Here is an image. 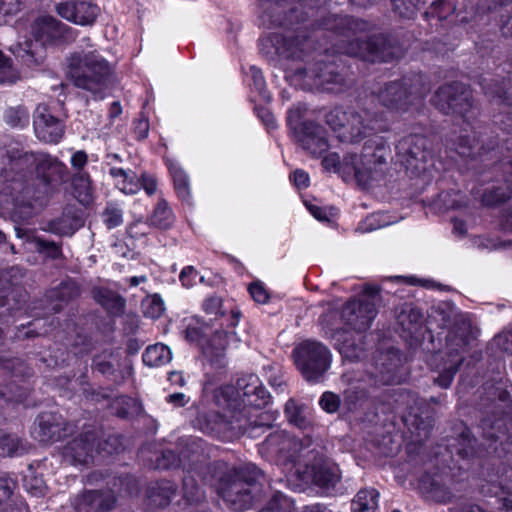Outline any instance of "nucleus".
I'll return each mask as SVG.
<instances>
[{"instance_id": "nucleus-48", "label": "nucleus", "mask_w": 512, "mask_h": 512, "mask_svg": "<svg viewBox=\"0 0 512 512\" xmlns=\"http://www.w3.org/2000/svg\"><path fill=\"white\" fill-rule=\"evenodd\" d=\"M432 429L433 421L430 418L423 419L415 416L411 429L414 441L419 444H423L430 438Z\"/></svg>"}, {"instance_id": "nucleus-39", "label": "nucleus", "mask_w": 512, "mask_h": 512, "mask_svg": "<svg viewBox=\"0 0 512 512\" xmlns=\"http://www.w3.org/2000/svg\"><path fill=\"white\" fill-rule=\"evenodd\" d=\"M285 415L291 424L302 430H306L312 425L311 413L308 407L297 403L293 399L287 401Z\"/></svg>"}, {"instance_id": "nucleus-43", "label": "nucleus", "mask_w": 512, "mask_h": 512, "mask_svg": "<svg viewBox=\"0 0 512 512\" xmlns=\"http://www.w3.org/2000/svg\"><path fill=\"white\" fill-rule=\"evenodd\" d=\"M31 242L34 244L36 252L47 258L56 260L63 257L61 242L46 240L40 236L32 237Z\"/></svg>"}, {"instance_id": "nucleus-1", "label": "nucleus", "mask_w": 512, "mask_h": 512, "mask_svg": "<svg viewBox=\"0 0 512 512\" xmlns=\"http://www.w3.org/2000/svg\"><path fill=\"white\" fill-rule=\"evenodd\" d=\"M7 159L10 164L8 177L16 180L11 211L15 223L30 220L45 198L70 180L66 164L48 153L25 152L11 147L7 149Z\"/></svg>"}, {"instance_id": "nucleus-10", "label": "nucleus", "mask_w": 512, "mask_h": 512, "mask_svg": "<svg viewBox=\"0 0 512 512\" xmlns=\"http://www.w3.org/2000/svg\"><path fill=\"white\" fill-rule=\"evenodd\" d=\"M431 103L443 114L459 116L467 124L479 115L470 87L462 82L454 81L438 87Z\"/></svg>"}, {"instance_id": "nucleus-40", "label": "nucleus", "mask_w": 512, "mask_h": 512, "mask_svg": "<svg viewBox=\"0 0 512 512\" xmlns=\"http://www.w3.org/2000/svg\"><path fill=\"white\" fill-rule=\"evenodd\" d=\"M27 452V442L16 434L0 430V456L13 457Z\"/></svg>"}, {"instance_id": "nucleus-20", "label": "nucleus", "mask_w": 512, "mask_h": 512, "mask_svg": "<svg viewBox=\"0 0 512 512\" xmlns=\"http://www.w3.org/2000/svg\"><path fill=\"white\" fill-rule=\"evenodd\" d=\"M402 357L398 349L389 348L374 358L373 371L367 372L371 384L390 385L402 381Z\"/></svg>"}, {"instance_id": "nucleus-33", "label": "nucleus", "mask_w": 512, "mask_h": 512, "mask_svg": "<svg viewBox=\"0 0 512 512\" xmlns=\"http://www.w3.org/2000/svg\"><path fill=\"white\" fill-rule=\"evenodd\" d=\"M205 475L201 478L191 469L185 472L183 477V498L190 505H196L198 507L196 512H209L204 501L206 499L205 491L203 490L202 483Z\"/></svg>"}, {"instance_id": "nucleus-16", "label": "nucleus", "mask_w": 512, "mask_h": 512, "mask_svg": "<svg viewBox=\"0 0 512 512\" xmlns=\"http://www.w3.org/2000/svg\"><path fill=\"white\" fill-rule=\"evenodd\" d=\"M396 155L406 169L413 173L426 170V164L432 159V143L421 134H409L402 137L396 144Z\"/></svg>"}, {"instance_id": "nucleus-14", "label": "nucleus", "mask_w": 512, "mask_h": 512, "mask_svg": "<svg viewBox=\"0 0 512 512\" xmlns=\"http://www.w3.org/2000/svg\"><path fill=\"white\" fill-rule=\"evenodd\" d=\"M380 288L365 285L363 293L348 301L341 310L343 323L355 332H364L370 328L377 315V299Z\"/></svg>"}, {"instance_id": "nucleus-2", "label": "nucleus", "mask_w": 512, "mask_h": 512, "mask_svg": "<svg viewBox=\"0 0 512 512\" xmlns=\"http://www.w3.org/2000/svg\"><path fill=\"white\" fill-rule=\"evenodd\" d=\"M442 328L450 327L446 336L445 356L438 364L439 375L434 383L443 389L451 386L453 379L465 361V354L471 348L475 336L470 321L457 314L448 303L440 304L430 316Z\"/></svg>"}, {"instance_id": "nucleus-7", "label": "nucleus", "mask_w": 512, "mask_h": 512, "mask_svg": "<svg viewBox=\"0 0 512 512\" xmlns=\"http://www.w3.org/2000/svg\"><path fill=\"white\" fill-rule=\"evenodd\" d=\"M483 417L479 423L483 438L496 442L506 436V421L512 425V399L510 393L500 387L484 388L478 403Z\"/></svg>"}, {"instance_id": "nucleus-49", "label": "nucleus", "mask_w": 512, "mask_h": 512, "mask_svg": "<svg viewBox=\"0 0 512 512\" xmlns=\"http://www.w3.org/2000/svg\"><path fill=\"white\" fill-rule=\"evenodd\" d=\"M4 120L11 127H24L29 123V112L22 105L9 107L4 113Z\"/></svg>"}, {"instance_id": "nucleus-53", "label": "nucleus", "mask_w": 512, "mask_h": 512, "mask_svg": "<svg viewBox=\"0 0 512 512\" xmlns=\"http://www.w3.org/2000/svg\"><path fill=\"white\" fill-rule=\"evenodd\" d=\"M72 185L80 201H86L90 197V178L85 172L78 171L71 178Z\"/></svg>"}, {"instance_id": "nucleus-52", "label": "nucleus", "mask_w": 512, "mask_h": 512, "mask_svg": "<svg viewBox=\"0 0 512 512\" xmlns=\"http://www.w3.org/2000/svg\"><path fill=\"white\" fill-rule=\"evenodd\" d=\"M348 119V109L343 110L339 107H336L332 110H330L325 115V122L326 124L338 134L340 132H343L345 129V124L347 123Z\"/></svg>"}, {"instance_id": "nucleus-24", "label": "nucleus", "mask_w": 512, "mask_h": 512, "mask_svg": "<svg viewBox=\"0 0 512 512\" xmlns=\"http://www.w3.org/2000/svg\"><path fill=\"white\" fill-rule=\"evenodd\" d=\"M33 125L37 138L45 143H58L64 136V124L50 113L45 104L37 106Z\"/></svg>"}, {"instance_id": "nucleus-13", "label": "nucleus", "mask_w": 512, "mask_h": 512, "mask_svg": "<svg viewBox=\"0 0 512 512\" xmlns=\"http://www.w3.org/2000/svg\"><path fill=\"white\" fill-rule=\"evenodd\" d=\"M295 364L310 382L320 381L331 366L330 350L321 342L305 340L293 350Z\"/></svg>"}, {"instance_id": "nucleus-57", "label": "nucleus", "mask_w": 512, "mask_h": 512, "mask_svg": "<svg viewBox=\"0 0 512 512\" xmlns=\"http://www.w3.org/2000/svg\"><path fill=\"white\" fill-rule=\"evenodd\" d=\"M18 79V73L12 68L11 59L0 51V83L14 84Z\"/></svg>"}, {"instance_id": "nucleus-36", "label": "nucleus", "mask_w": 512, "mask_h": 512, "mask_svg": "<svg viewBox=\"0 0 512 512\" xmlns=\"http://www.w3.org/2000/svg\"><path fill=\"white\" fill-rule=\"evenodd\" d=\"M176 493L177 486L175 483L165 479L157 481L147 488L148 503L158 508L167 507Z\"/></svg>"}, {"instance_id": "nucleus-32", "label": "nucleus", "mask_w": 512, "mask_h": 512, "mask_svg": "<svg viewBox=\"0 0 512 512\" xmlns=\"http://www.w3.org/2000/svg\"><path fill=\"white\" fill-rule=\"evenodd\" d=\"M66 32V25L52 16L39 17L32 26L35 40L42 47L56 39L62 38Z\"/></svg>"}, {"instance_id": "nucleus-19", "label": "nucleus", "mask_w": 512, "mask_h": 512, "mask_svg": "<svg viewBox=\"0 0 512 512\" xmlns=\"http://www.w3.org/2000/svg\"><path fill=\"white\" fill-rule=\"evenodd\" d=\"M483 91L492 105L498 107L494 121L505 128L512 125V79L499 81L484 78L481 82Z\"/></svg>"}, {"instance_id": "nucleus-11", "label": "nucleus", "mask_w": 512, "mask_h": 512, "mask_svg": "<svg viewBox=\"0 0 512 512\" xmlns=\"http://www.w3.org/2000/svg\"><path fill=\"white\" fill-rule=\"evenodd\" d=\"M356 158V155L350 157L354 176L360 185L366 187L371 181L378 180L383 175L384 166L392 160V151L384 137L374 135L363 145V168L355 165Z\"/></svg>"}, {"instance_id": "nucleus-34", "label": "nucleus", "mask_w": 512, "mask_h": 512, "mask_svg": "<svg viewBox=\"0 0 512 512\" xmlns=\"http://www.w3.org/2000/svg\"><path fill=\"white\" fill-rule=\"evenodd\" d=\"M81 294L80 286L73 280L61 282L57 287L46 293V298L51 302V310L58 313L64 305L77 299Z\"/></svg>"}, {"instance_id": "nucleus-25", "label": "nucleus", "mask_w": 512, "mask_h": 512, "mask_svg": "<svg viewBox=\"0 0 512 512\" xmlns=\"http://www.w3.org/2000/svg\"><path fill=\"white\" fill-rule=\"evenodd\" d=\"M56 10L62 18L83 26L93 24L100 13L94 0H64Z\"/></svg>"}, {"instance_id": "nucleus-60", "label": "nucleus", "mask_w": 512, "mask_h": 512, "mask_svg": "<svg viewBox=\"0 0 512 512\" xmlns=\"http://www.w3.org/2000/svg\"><path fill=\"white\" fill-rule=\"evenodd\" d=\"M423 315L418 308L409 307L401 313L400 321L402 325H405V321L408 320L410 326L407 327V330L410 332L417 329V325L422 321Z\"/></svg>"}, {"instance_id": "nucleus-37", "label": "nucleus", "mask_w": 512, "mask_h": 512, "mask_svg": "<svg viewBox=\"0 0 512 512\" xmlns=\"http://www.w3.org/2000/svg\"><path fill=\"white\" fill-rule=\"evenodd\" d=\"M420 489L428 500L445 504L452 501L453 493L437 479L425 476L420 481Z\"/></svg>"}, {"instance_id": "nucleus-15", "label": "nucleus", "mask_w": 512, "mask_h": 512, "mask_svg": "<svg viewBox=\"0 0 512 512\" xmlns=\"http://www.w3.org/2000/svg\"><path fill=\"white\" fill-rule=\"evenodd\" d=\"M384 129V114L363 105L358 108H348L345 129L337 135V138L341 142L358 143L370 134Z\"/></svg>"}, {"instance_id": "nucleus-6", "label": "nucleus", "mask_w": 512, "mask_h": 512, "mask_svg": "<svg viewBox=\"0 0 512 512\" xmlns=\"http://www.w3.org/2000/svg\"><path fill=\"white\" fill-rule=\"evenodd\" d=\"M430 90V83L425 75L410 73L401 79L384 83L377 92H373V96L383 107L403 114L421 102Z\"/></svg>"}, {"instance_id": "nucleus-46", "label": "nucleus", "mask_w": 512, "mask_h": 512, "mask_svg": "<svg viewBox=\"0 0 512 512\" xmlns=\"http://www.w3.org/2000/svg\"><path fill=\"white\" fill-rule=\"evenodd\" d=\"M172 211L168 207L164 199L159 200L152 215L149 218V223L160 229H167L172 224Z\"/></svg>"}, {"instance_id": "nucleus-21", "label": "nucleus", "mask_w": 512, "mask_h": 512, "mask_svg": "<svg viewBox=\"0 0 512 512\" xmlns=\"http://www.w3.org/2000/svg\"><path fill=\"white\" fill-rule=\"evenodd\" d=\"M177 450L183 470L187 472L191 469L202 479V475H206L208 471L209 454L206 442L194 436L182 437L178 440Z\"/></svg>"}, {"instance_id": "nucleus-9", "label": "nucleus", "mask_w": 512, "mask_h": 512, "mask_svg": "<svg viewBox=\"0 0 512 512\" xmlns=\"http://www.w3.org/2000/svg\"><path fill=\"white\" fill-rule=\"evenodd\" d=\"M262 471L253 464L236 469L221 479L218 493L233 511L248 509L260 491L259 480Z\"/></svg>"}, {"instance_id": "nucleus-29", "label": "nucleus", "mask_w": 512, "mask_h": 512, "mask_svg": "<svg viewBox=\"0 0 512 512\" xmlns=\"http://www.w3.org/2000/svg\"><path fill=\"white\" fill-rule=\"evenodd\" d=\"M122 356L118 349H104L92 358V369L120 384L124 380L121 370Z\"/></svg>"}, {"instance_id": "nucleus-27", "label": "nucleus", "mask_w": 512, "mask_h": 512, "mask_svg": "<svg viewBox=\"0 0 512 512\" xmlns=\"http://www.w3.org/2000/svg\"><path fill=\"white\" fill-rule=\"evenodd\" d=\"M342 381L347 384L343 392V403L350 411L367 398L370 386H376L370 383L366 373L347 371L342 375Z\"/></svg>"}, {"instance_id": "nucleus-38", "label": "nucleus", "mask_w": 512, "mask_h": 512, "mask_svg": "<svg viewBox=\"0 0 512 512\" xmlns=\"http://www.w3.org/2000/svg\"><path fill=\"white\" fill-rule=\"evenodd\" d=\"M43 50L42 46L36 40L26 39L19 42L10 48V51L22 61L30 65H38L42 61L40 52Z\"/></svg>"}, {"instance_id": "nucleus-23", "label": "nucleus", "mask_w": 512, "mask_h": 512, "mask_svg": "<svg viewBox=\"0 0 512 512\" xmlns=\"http://www.w3.org/2000/svg\"><path fill=\"white\" fill-rule=\"evenodd\" d=\"M297 141L301 147L313 156H321L328 151L329 143L324 127L314 121L306 120L294 127Z\"/></svg>"}, {"instance_id": "nucleus-8", "label": "nucleus", "mask_w": 512, "mask_h": 512, "mask_svg": "<svg viewBox=\"0 0 512 512\" xmlns=\"http://www.w3.org/2000/svg\"><path fill=\"white\" fill-rule=\"evenodd\" d=\"M295 75L303 81L305 88L322 93L341 94L352 84L342 64L324 57L297 68Z\"/></svg>"}, {"instance_id": "nucleus-31", "label": "nucleus", "mask_w": 512, "mask_h": 512, "mask_svg": "<svg viewBox=\"0 0 512 512\" xmlns=\"http://www.w3.org/2000/svg\"><path fill=\"white\" fill-rule=\"evenodd\" d=\"M83 225L84 220L78 210L67 206L58 218L48 221L43 230L59 236H71Z\"/></svg>"}, {"instance_id": "nucleus-41", "label": "nucleus", "mask_w": 512, "mask_h": 512, "mask_svg": "<svg viewBox=\"0 0 512 512\" xmlns=\"http://www.w3.org/2000/svg\"><path fill=\"white\" fill-rule=\"evenodd\" d=\"M172 359V353L168 346L157 343L148 346L143 353V362L150 367L167 364Z\"/></svg>"}, {"instance_id": "nucleus-30", "label": "nucleus", "mask_w": 512, "mask_h": 512, "mask_svg": "<svg viewBox=\"0 0 512 512\" xmlns=\"http://www.w3.org/2000/svg\"><path fill=\"white\" fill-rule=\"evenodd\" d=\"M112 491L90 490L76 497L74 506L77 512H107L114 507Z\"/></svg>"}, {"instance_id": "nucleus-12", "label": "nucleus", "mask_w": 512, "mask_h": 512, "mask_svg": "<svg viewBox=\"0 0 512 512\" xmlns=\"http://www.w3.org/2000/svg\"><path fill=\"white\" fill-rule=\"evenodd\" d=\"M312 445L310 437L299 439L285 431H274L261 443L259 451L263 456L274 459L281 465L296 462L304 464L303 454H306Z\"/></svg>"}, {"instance_id": "nucleus-55", "label": "nucleus", "mask_w": 512, "mask_h": 512, "mask_svg": "<svg viewBox=\"0 0 512 512\" xmlns=\"http://www.w3.org/2000/svg\"><path fill=\"white\" fill-rule=\"evenodd\" d=\"M142 309L145 316L157 319L164 312V303L158 294L147 296L142 301Z\"/></svg>"}, {"instance_id": "nucleus-61", "label": "nucleus", "mask_w": 512, "mask_h": 512, "mask_svg": "<svg viewBox=\"0 0 512 512\" xmlns=\"http://www.w3.org/2000/svg\"><path fill=\"white\" fill-rule=\"evenodd\" d=\"M251 72H252V79H253L254 87L258 91L259 95L261 96V98L264 101H267V102L270 101L271 95L266 90V84H265V80H264L261 70L256 67H251Z\"/></svg>"}, {"instance_id": "nucleus-17", "label": "nucleus", "mask_w": 512, "mask_h": 512, "mask_svg": "<svg viewBox=\"0 0 512 512\" xmlns=\"http://www.w3.org/2000/svg\"><path fill=\"white\" fill-rule=\"evenodd\" d=\"M469 124L473 135L462 134L455 141L456 152L464 158H476L485 152L493 150L498 145L497 137L493 135L490 128L481 123Z\"/></svg>"}, {"instance_id": "nucleus-58", "label": "nucleus", "mask_w": 512, "mask_h": 512, "mask_svg": "<svg viewBox=\"0 0 512 512\" xmlns=\"http://www.w3.org/2000/svg\"><path fill=\"white\" fill-rule=\"evenodd\" d=\"M455 7L450 0H437L434 1L426 12V15L436 17L438 20H444L454 11Z\"/></svg>"}, {"instance_id": "nucleus-4", "label": "nucleus", "mask_w": 512, "mask_h": 512, "mask_svg": "<svg viewBox=\"0 0 512 512\" xmlns=\"http://www.w3.org/2000/svg\"><path fill=\"white\" fill-rule=\"evenodd\" d=\"M231 392V388L218 389L214 396L218 410L199 411L193 420L194 427L224 441H232L245 434L250 438L260 437L259 426L249 428L248 414L238 415L235 412L236 404L229 400Z\"/></svg>"}, {"instance_id": "nucleus-54", "label": "nucleus", "mask_w": 512, "mask_h": 512, "mask_svg": "<svg viewBox=\"0 0 512 512\" xmlns=\"http://www.w3.org/2000/svg\"><path fill=\"white\" fill-rule=\"evenodd\" d=\"M291 507V500L282 492L275 491L261 512H288Z\"/></svg>"}, {"instance_id": "nucleus-56", "label": "nucleus", "mask_w": 512, "mask_h": 512, "mask_svg": "<svg viewBox=\"0 0 512 512\" xmlns=\"http://www.w3.org/2000/svg\"><path fill=\"white\" fill-rule=\"evenodd\" d=\"M393 11L401 18L411 19L415 15L420 0H391Z\"/></svg>"}, {"instance_id": "nucleus-59", "label": "nucleus", "mask_w": 512, "mask_h": 512, "mask_svg": "<svg viewBox=\"0 0 512 512\" xmlns=\"http://www.w3.org/2000/svg\"><path fill=\"white\" fill-rule=\"evenodd\" d=\"M122 215V210L112 205L107 206L102 213L103 221L109 229L115 228L122 223Z\"/></svg>"}, {"instance_id": "nucleus-47", "label": "nucleus", "mask_w": 512, "mask_h": 512, "mask_svg": "<svg viewBox=\"0 0 512 512\" xmlns=\"http://www.w3.org/2000/svg\"><path fill=\"white\" fill-rule=\"evenodd\" d=\"M234 336V332L216 331L209 341L208 347L205 349V354L214 355L220 358L224 355V351L228 345V337Z\"/></svg>"}, {"instance_id": "nucleus-44", "label": "nucleus", "mask_w": 512, "mask_h": 512, "mask_svg": "<svg viewBox=\"0 0 512 512\" xmlns=\"http://www.w3.org/2000/svg\"><path fill=\"white\" fill-rule=\"evenodd\" d=\"M115 405V414L122 419L135 417L142 412L141 403L132 397L122 396L116 400Z\"/></svg>"}, {"instance_id": "nucleus-62", "label": "nucleus", "mask_w": 512, "mask_h": 512, "mask_svg": "<svg viewBox=\"0 0 512 512\" xmlns=\"http://www.w3.org/2000/svg\"><path fill=\"white\" fill-rule=\"evenodd\" d=\"M249 293L255 302L265 304L268 302L270 295L263 283L260 281L252 282L248 287Z\"/></svg>"}, {"instance_id": "nucleus-28", "label": "nucleus", "mask_w": 512, "mask_h": 512, "mask_svg": "<svg viewBox=\"0 0 512 512\" xmlns=\"http://www.w3.org/2000/svg\"><path fill=\"white\" fill-rule=\"evenodd\" d=\"M333 338L344 361L357 362L366 356L365 337L360 332L337 330Z\"/></svg>"}, {"instance_id": "nucleus-51", "label": "nucleus", "mask_w": 512, "mask_h": 512, "mask_svg": "<svg viewBox=\"0 0 512 512\" xmlns=\"http://www.w3.org/2000/svg\"><path fill=\"white\" fill-rule=\"evenodd\" d=\"M512 197V191L506 185L505 187H494L487 190L482 196V202L486 206H494L506 202Z\"/></svg>"}, {"instance_id": "nucleus-18", "label": "nucleus", "mask_w": 512, "mask_h": 512, "mask_svg": "<svg viewBox=\"0 0 512 512\" xmlns=\"http://www.w3.org/2000/svg\"><path fill=\"white\" fill-rule=\"evenodd\" d=\"M303 455L306 472L311 475L315 485L330 489L334 488L341 480V472L338 465L326 458L316 446H313Z\"/></svg>"}, {"instance_id": "nucleus-3", "label": "nucleus", "mask_w": 512, "mask_h": 512, "mask_svg": "<svg viewBox=\"0 0 512 512\" xmlns=\"http://www.w3.org/2000/svg\"><path fill=\"white\" fill-rule=\"evenodd\" d=\"M84 42L67 56L65 74L76 88L89 92L94 99H103L112 75V65L89 38Z\"/></svg>"}, {"instance_id": "nucleus-45", "label": "nucleus", "mask_w": 512, "mask_h": 512, "mask_svg": "<svg viewBox=\"0 0 512 512\" xmlns=\"http://www.w3.org/2000/svg\"><path fill=\"white\" fill-rule=\"evenodd\" d=\"M169 170L173 177L174 187L178 196L182 200H188L190 197L189 179L185 171L177 164L170 163Z\"/></svg>"}, {"instance_id": "nucleus-26", "label": "nucleus", "mask_w": 512, "mask_h": 512, "mask_svg": "<svg viewBox=\"0 0 512 512\" xmlns=\"http://www.w3.org/2000/svg\"><path fill=\"white\" fill-rule=\"evenodd\" d=\"M99 437L94 430H87L64 447V457L75 464H89L96 448Z\"/></svg>"}, {"instance_id": "nucleus-5", "label": "nucleus", "mask_w": 512, "mask_h": 512, "mask_svg": "<svg viewBox=\"0 0 512 512\" xmlns=\"http://www.w3.org/2000/svg\"><path fill=\"white\" fill-rule=\"evenodd\" d=\"M231 388L230 401L235 402V412L238 415L248 414L249 428L259 426L260 436L271 427V416L267 412H259L269 401V394L262 386L259 378L254 374L241 376L237 379L235 386H224Z\"/></svg>"}, {"instance_id": "nucleus-42", "label": "nucleus", "mask_w": 512, "mask_h": 512, "mask_svg": "<svg viewBox=\"0 0 512 512\" xmlns=\"http://www.w3.org/2000/svg\"><path fill=\"white\" fill-rule=\"evenodd\" d=\"M379 493L375 489L360 490L351 503L352 512H374Z\"/></svg>"}, {"instance_id": "nucleus-64", "label": "nucleus", "mask_w": 512, "mask_h": 512, "mask_svg": "<svg viewBox=\"0 0 512 512\" xmlns=\"http://www.w3.org/2000/svg\"><path fill=\"white\" fill-rule=\"evenodd\" d=\"M494 344L505 353L512 355V333L505 332L497 335L494 338Z\"/></svg>"}, {"instance_id": "nucleus-22", "label": "nucleus", "mask_w": 512, "mask_h": 512, "mask_svg": "<svg viewBox=\"0 0 512 512\" xmlns=\"http://www.w3.org/2000/svg\"><path fill=\"white\" fill-rule=\"evenodd\" d=\"M35 424L33 434L35 439L44 444H50L72 435L75 431V425L67 422L64 418L55 412L41 413Z\"/></svg>"}, {"instance_id": "nucleus-63", "label": "nucleus", "mask_w": 512, "mask_h": 512, "mask_svg": "<svg viewBox=\"0 0 512 512\" xmlns=\"http://www.w3.org/2000/svg\"><path fill=\"white\" fill-rule=\"evenodd\" d=\"M341 400L338 395L332 392H325L319 401L320 406L328 413H334L338 410Z\"/></svg>"}, {"instance_id": "nucleus-35", "label": "nucleus", "mask_w": 512, "mask_h": 512, "mask_svg": "<svg viewBox=\"0 0 512 512\" xmlns=\"http://www.w3.org/2000/svg\"><path fill=\"white\" fill-rule=\"evenodd\" d=\"M92 296L112 316H121L125 311L126 300L116 291L105 287H95L92 290Z\"/></svg>"}, {"instance_id": "nucleus-50", "label": "nucleus", "mask_w": 512, "mask_h": 512, "mask_svg": "<svg viewBox=\"0 0 512 512\" xmlns=\"http://www.w3.org/2000/svg\"><path fill=\"white\" fill-rule=\"evenodd\" d=\"M178 467H182L178 450L166 449L156 454L154 468L168 470Z\"/></svg>"}]
</instances>
